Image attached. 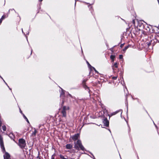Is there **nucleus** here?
I'll return each instance as SVG.
<instances>
[{"label": "nucleus", "mask_w": 159, "mask_h": 159, "mask_svg": "<svg viewBox=\"0 0 159 159\" xmlns=\"http://www.w3.org/2000/svg\"><path fill=\"white\" fill-rule=\"evenodd\" d=\"M115 58V56L114 55H111L110 57L111 59L112 60V61H114V59Z\"/></svg>", "instance_id": "f8f14e48"}, {"label": "nucleus", "mask_w": 159, "mask_h": 159, "mask_svg": "<svg viewBox=\"0 0 159 159\" xmlns=\"http://www.w3.org/2000/svg\"><path fill=\"white\" fill-rule=\"evenodd\" d=\"M6 17V16L5 15H3L2 16V17H1V19H2V20H3Z\"/></svg>", "instance_id": "a211bd4d"}, {"label": "nucleus", "mask_w": 159, "mask_h": 159, "mask_svg": "<svg viewBox=\"0 0 159 159\" xmlns=\"http://www.w3.org/2000/svg\"><path fill=\"white\" fill-rule=\"evenodd\" d=\"M87 63L88 65V66L89 67H92V66H91V65L89 64L88 62L87 61Z\"/></svg>", "instance_id": "412c9836"}, {"label": "nucleus", "mask_w": 159, "mask_h": 159, "mask_svg": "<svg viewBox=\"0 0 159 159\" xmlns=\"http://www.w3.org/2000/svg\"><path fill=\"white\" fill-rule=\"evenodd\" d=\"M74 143V148L78 150H79L80 149L82 150H84V148L82 145L81 142L80 140H78L76 142H75Z\"/></svg>", "instance_id": "f257e3e1"}, {"label": "nucleus", "mask_w": 159, "mask_h": 159, "mask_svg": "<svg viewBox=\"0 0 159 159\" xmlns=\"http://www.w3.org/2000/svg\"><path fill=\"white\" fill-rule=\"evenodd\" d=\"M54 155H53L51 157V159H54Z\"/></svg>", "instance_id": "5701e85b"}, {"label": "nucleus", "mask_w": 159, "mask_h": 159, "mask_svg": "<svg viewBox=\"0 0 159 159\" xmlns=\"http://www.w3.org/2000/svg\"><path fill=\"white\" fill-rule=\"evenodd\" d=\"M92 68H93V69L97 73H98V72L96 70V69L93 67H92Z\"/></svg>", "instance_id": "dca6fc26"}, {"label": "nucleus", "mask_w": 159, "mask_h": 159, "mask_svg": "<svg viewBox=\"0 0 159 159\" xmlns=\"http://www.w3.org/2000/svg\"><path fill=\"white\" fill-rule=\"evenodd\" d=\"M64 102L63 101L62 103H63Z\"/></svg>", "instance_id": "7c9ffc66"}, {"label": "nucleus", "mask_w": 159, "mask_h": 159, "mask_svg": "<svg viewBox=\"0 0 159 159\" xmlns=\"http://www.w3.org/2000/svg\"><path fill=\"white\" fill-rule=\"evenodd\" d=\"M118 63L117 62H116V63H114V64L113 65V70H114V67L117 68L118 67Z\"/></svg>", "instance_id": "1a4fd4ad"}, {"label": "nucleus", "mask_w": 159, "mask_h": 159, "mask_svg": "<svg viewBox=\"0 0 159 159\" xmlns=\"http://www.w3.org/2000/svg\"><path fill=\"white\" fill-rule=\"evenodd\" d=\"M78 159H79V158H78Z\"/></svg>", "instance_id": "473e14b6"}, {"label": "nucleus", "mask_w": 159, "mask_h": 159, "mask_svg": "<svg viewBox=\"0 0 159 159\" xmlns=\"http://www.w3.org/2000/svg\"><path fill=\"white\" fill-rule=\"evenodd\" d=\"M18 145L22 148H24L26 146L25 141L23 139H20L19 140Z\"/></svg>", "instance_id": "7ed1b4c3"}, {"label": "nucleus", "mask_w": 159, "mask_h": 159, "mask_svg": "<svg viewBox=\"0 0 159 159\" xmlns=\"http://www.w3.org/2000/svg\"><path fill=\"white\" fill-rule=\"evenodd\" d=\"M0 144L1 148L2 149V151L3 152L5 151V148L4 147L3 142V138L0 135Z\"/></svg>", "instance_id": "20e7f679"}, {"label": "nucleus", "mask_w": 159, "mask_h": 159, "mask_svg": "<svg viewBox=\"0 0 159 159\" xmlns=\"http://www.w3.org/2000/svg\"><path fill=\"white\" fill-rule=\"evenodd\" d=\"M64 94H65L64 92L62 90L61 94H60V97H62L63 96L64 97Z\"/></svg>", "instance_id": "ddd939ff"}, {"label": "nucleus", "mask_w": 159, "mask_h": 159, "mask_svg": "<svg viewBox=\"0 0 159 159\" xmlns=\"http://www.w3.org/2000/svg\"><path fill=\"white\" fill-rule=\"evenodd\" d=\"M25 119H26V121H27L29 123V120H28V119L27 118H26V117H25Z\"/></svg>", "instance_id": "bb28decb"}, {"label": "nucleus", "mask_w": 159, "mask_h": 159, "mask_svg": "<svg viewBox=\"0 0 159 159\" xmlns=\"http://www.w3.org/2000/svg\"><path fill=\"white\" fill-rule=\"evenodd\" d=\"M2 20H3L1 18L0 19V24H1L2 23Z\"/></svg>", "instance_id": "a878e982"}, {"label": "nucleus", "mask_w": 159, "mask_h": 159, "mask_svg": "<svg viewBox=\"0 0 159 159\" xmlns=\"http://www.w3.org/2000/svg\"><path fill=\"white\" fill-rule=\"evenodd\" d=\"M42 0H39V1H41H41H42Z\"/></svg>", "instance_id": "c85d7f7f"}, {"label": "nucleus", "mask_w": 159, "mask_h": 159, "mask_svg": "<svg viewBox=\"0 0 159 159\" xmlns=\"http://www.w3.org/2000/svg\"><path fill=\"white\" fill-rule=\"evenodd\" d=\"M39 159H41L40 158H39Z\"/></svg>", "instance_id": "2f4dec72"}, {"label": "nucleus", "mask_w": 159, "mask_h": 159, "mask_svg": "<svg viewBox=\"0 0 159 159\" xmlns=\"http://www.w3.org/2000/svg\"><path fill=\"white\" fill-rule=\"evenodd\" d=\"M118 111H116L115 112H114L111 114L110 115H108L109 116V117H110L111 116H112L113 115H115L116 114H117L118 113Z\"/></svg>", "instance_id": "9d476101"}, {"label": "nucleus", "mask_w": 159, "mask_h": 159, "mask_svg": "<svg viewBox=\"0 0 159 159\" xmlns=\"http://www.w3.org/2000/svg\"><path fill=\"white\" fill-rule=\"evenodd\" d=\"M69 107L64 106L62 107L61 111V113L62 114V116L66 117V111L69 110Z\"/></svg>", "instance_id": "f03ea898"}, {"label": "nucleus", "mask_w": 159, "mask_h": 159, "mask_svg": "<svg viewBox=\"0 0 159 159\" xmlns=\"http://www.w3.org/2000/svg\"><path fill=\"white\" fill-rule=\"evenodd\" d=\"M128 48V46H126V47H125L123 49V51L125 52V51L126 50V49Z\"/></svg>", "instance_id": "2eb2a0df"}, {"label": "nucleus", "mask_w": 159, "mask_h": 159, "mask_svg": "<svg viewBox=\"0 0 159 159\" xmlns=\"http://www.w3.org/2000/svg\"><path fill=\"white\" fill-rule=\"evenodd\" d=\"M124 46V44H121V45H120V47L121 48H122L123 47V46Z\"/></svg>", "instance_id": "cd10ccee"}, {"label": "nucleus", "mask_w": 159, "mask_h": 159, "mask_svg": "<svg viewBox=\"0 0 159 159\" xmlns=\"http://www.w3.org/2000/svg\"><path fill=\"white\" fill-rule=\"evenodd\" d=\"M103 122L105 125L107 126L109 125V122L107 118H105L103 120Z\"/></svg>", "instance_id": "0eeeda50"}, {"label": "nucleus", "mask_w": 159, "mask_h": 159, "mask_svg": "<svg viewBox=\"0 0 159 159\" xmlns=\"http://www.w3.org/2000/svg\"><path fill=\"white\" fill-rule=\"evenodd\" d=\"M60 157L62 159H66V158H65L64 157L62 156V155H61L60 156Z\"/></svg>", "instance_id": "aec40b11"}, {"label": "nucleus", "mask_w": 159, "mask_h": 159, "mask_svg": "<svg viewBox=\"0 0 159 159\" xmlns=\"http://www.w3.org/2000/svg\"><path fill=\"white\" fill-rule=\"evenodd\" d=\"M20 112L21 113H22V111L20 110Z\"/></svg>", "instance_id": "c756f323"}, {"label": "nucleus", "mask_w": 159, "mask_h": 159, "mask_svg": "<svg viewBox=\"0 0 159 159\" xmlns=\"http://www.w3.org/2000/svg\"><path fill=\"white\" fill-rule=\"evenodd\" d=\"M123 55H119V58L120 59H122L123 58Z\"/></svg>", "instance_id": "f3484780"}, {"label": "nucleus", "mask_w": 159, "mask_h": 159, "mask_svg": "<svg viewBox=\"0 0 159 159\" xmlns=\"http://www.w3.org/2000/svg\"><path fill=\"white\" fill-rule=\"evenodd\" d=\"M79 137V134H76L72 137V139L74 140L75 141L78 139Z\"/></svg>", "instance_id": "423d86ee"}, {"label": "nucleus", "mask_w": 159, "mask_h": 159, "mask_svg": "<svg viewBox=\"0 0 159 159\" xmlns=\"http://www.w3.org/2000/svg\"><path fill=\"white\" fill-rule=\"evenodd\" d=\"M34 131L33 132V133H32V135H34V136H35L36 134L37 133V131L35 129H34Z\"/></svg>", "instance_id": "9b49d317"}, {"label": "nucleus", "mask_w": 159, "mask_h": 159, "mask_svg": "<svg viewBox=\"0 0 159 159\" xmlns=\"http://www.w3.org/2000/svg\"><path fill=\"white\" fill-rule=\"evenodd\" d=\"M66 147L67 149H71L72 148L73 146L70 144H67L66 146Z\"/></svg>", "instance_id": "6e6552de"}, {"label": "nucleus", "mask_w": 159, "mask_h": 159, "mask_svg": "<svg viewBox=\"0 0 159 159\" xmlns=\"http://www.w3.org/2000/svg\"><path fill=\"white\" fill-rule=\"evenodd\" d=\"M117 78V76H115V77H112V79H113L114 80H116V79Z\"/></svg>", "instance_id": "b1692460"}, {"label": "nucleus", "mask_w": 159, "mask_h": 159, "mask_svg": "<svg viewBox=\"0 0 159 159\" xmlns=\"http://www.w3.org/2000/svg\"><path fill=\"white\" fill-rule=\"evenodd\" d=\"M2 124V122L1 120V117L0 116V127L1 126Z\"/></svg>", "instance_id": "4be33fe9"}, {"label": "nucleus", "mask_w": 159, "mask_h": 159, "mask_svg": "<svg viewBox=\"0 0 159 159\" xmlns=\"http://www.w3.org/2000/svg\"><path fill=\"white\" fill-rule=\"evenodd\" d=\"M2 129L4 131H5L6 130V127L5 126V125H3L2 126Z\"/></svg>", "instance_id": "4468645a"}, {"label": "nucleus", "mask_w": 159, "mask_h": 159, "mask_svg": "<svg viewBox=\"0 0 159 159\" xmlns=\"http://www.w3.org/2000/svg\"><path fill=\"white\" fill-rule=\"evenodd\" d=\"M132 23L134 25V26L135 25V21L134 20H133L132 21Z\"/></svg>", "instance_id": "6ab92c4d"}, {"label": "nucleus", "mask_w": 159, "mask_h": 159, "mask_svg": "<svg viewBox=\"0 0 159 159\" xmlns=\"http://www.w3.org/2000/svg\"><path fill=\"white\" fill-rule=\"evenodd\" d=\"M68 95H69L70 97H71V98H73V97L70 94H69H69H68Z\"/></svg>", "instance_id": "393cba45"}, {"label": "nucleus", "mask_w": 159, "mask_h": 159, "mask_svg": "<svg viewBox=\"0 0 159 159\" xmlns=\"http://www.w3.org/2000/svg\"><path fill=\"white\" fill-rule=\"evenodd\" d=\"M4 159H11L9 154L7 152H6L4 155Z\"/></svg>", "instance_id": "39448f33"}]
</instances>
